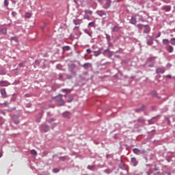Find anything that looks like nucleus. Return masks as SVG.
Here are the masks:
<instances>
[{"instance_id":"obj_9","label":"nucleus","mask_w":175,"mask_h":175,"mask_svg":"<svg viewBox=\"0 0 175 175\" xmlns=\"http://www.w3.org/2000/svg\"><path fill=\"white\" fill-rule=\"evenodd\" d=\"M144 28H145L144 31L145 33H148V32H150V27H148V25H144Z\"/></svg>"},{"instance_id":"obj_47","label":"nucleus","mask_w":175,"mask_h":175,"mask_svg":"<svg viewBox=\"0 0 175 175\" xmlns=\"http://www.w3.org/2000/svg\"><path fill=\"white\" fill-rule=\"evenodd\" d=\"M151 61H153V59H155V57L150 58Z\"/></svg>"},{"instance_id":"obj_17","label":"nucleus","mask_w":175,"mask_h":175,"mask_svg":"<svg viewBox=\"0 0 175 175\" xmlns=\"http://www.w3.org/2000/svg\"><path fill=\"white\" fill-rule=\"evenodd\" d=\"M1 32H2V33H3V35H6V33H7V32H8V29H6V28H3L2 29H1Z\"/></svg>"},{"instance_id":"obj_45","label":"nucleus","mask_w":175,"mask_h":175,"mask_svg":"<svg viewBox=\"0 0 175 175\" xmlns=\"http://www.w3.org/2000/svg\"><path fill=\"white\" fill-rule=\"evenodd\" d=\"M161 36V33H159L157 38H159Z\"/></svg>"},{"instance_id":"obj_22","label":"nucleus","mask_w":175,"mask_h":175,"mask_svg":"<svg viewBox=\"0 0 175 175\" xmlns=\"http://www.w3.org/2000/svg\"><path fill=\"white\" fill-rule=\"evenodd\" d=\"M31 16H32V14H31V13H29V12H27V13L25 14V17H26L27 18H31Z\"/></svg>"},{"instance_id":"obj_1","label":"nucleus","mask_w":175,"mask_h":175,"mask_svg":"<svg viewBox=\"0 0 175 175\" xmlns=\"http://www.w3.org/2000/svg\"><path fill=\"white\" fill-rule=\"evenodd\" d=\"M134 154H136V155H139V154H144V150H140L138 148H134L133 150Z\"/></svg>"},{"instance_id":"obj_8","label":"nucleus","mask_w":175,"mask_h":175,"mask_svg":"<svg viewBox=\"0 0 175 175\" xmlns=\"http://www.w3.org/2000/svg\"><path fill=\"white\" fill-rule=\"evenodd\" d=\"M63 117H65L66 118H70V112L66 111L63 113Z\"/></svg>"},{"instance_id":"obj_37","label":"nucleus","mask_w":175,"mask_h":175,"mask_svg":"<svg viewBox=\"0 0 175 175\" xmlns=\"http://www.w3.org/2000/svg\"><path fill=\"white\" fill-rule=\"evenodd\" d=\"M14 124H20V121L18 120H14Z\"/></svg>"},{"instance_id":"obj_15","label":"nucleus","mask_w":175,"mask_h":175,"mask_svg":"<svg viewBox=\"0 0 175 175\" xmlns=\"http://www.w3.org/2000/svg\"><path fill=\"white\" fill-rule=\"evenodd\" d=\"M85 14H90V16H91V15H92V11H91L90 10H85Z\"/></svg>"},{"instance_id":"obj_44","label":"nucleus","mask_w":175,"mask_h":175,"mask_svg":"<svg viewBox=\"0 0 175 175\" xmlns=\"http://www.w3.org/2000/svg\"><path fill=\"white\" fill-rule=\"evenodd\" d=\"M167 77H168L169 79H172V75H167Z\"/></svg>"},{"instance_id":"obj_35","label":"nucleus","mask_w":175,"mask_h":175,"mask_svg":"<svg viewBox=\"0 0 175 175\" xmlns=\"http://www.w3.org/2000/svg\"><path fill=\"white\" fill-rule=\"evenodd\" d=\"M1 94L3 95V94H6V92H5V90H1Z\"/></svg>"},{"instance_id":"obj_23","label":"nucleus","mask_w":175,"mask_h":175,"mask_svg":"<svg viewBox=\"0 0 175 175\" xmlns=\"http://www.w3.org/2000/svg\"><path fill=\"white\" fill-rule=\"evenodd\" d=\"M137 27L139 29H143V28H144V25L141 24L137 25Z\"/></svg>"},{"instance_id":"obj_48","label":"nucleus","mask_w":175,"mask_h":175,"mask_svg":"<svg viewBox=\"0 0 175 175\" xmlns=\"http://www.w3.org/2000/svg\"><path fill=\"white\" fill-rule=\"evenodd\" d=\"M109 51V49L105 50V53H107Z\"/></svg>"},{"instance_id":"obj_42","label":"nucleus","mask_w":175,"mask_h":175,"mask_svg":"<svg viewBox=\"0 0 175 175\" xmlns=\"http://www.w3.org/2000/svg\"><path fill=\"white\" fill-rule=\"evenodd\" d=\"M107 39L108 42H110V36H107Z\"/></svg>"},{"instance_id":"obj_39","label":"nucleus","mask_w":175,"mask_h":175,"mask_svg":"<svg viewBox=\"0 0 175 175\" xmlns=\"http://www.w3.org/2000/svg\"><path fill=\"white\" fill-rule=\"evenodd\" d=\"M84 32H85V33H88V35H90V33L88 32V30L85 29V30H84Z\"/></svg>"},{"instance_id":"obj_24","label":"nucleus","mask_w":175,"mask_h":175,"mask_svg":"<svg viewBox=\"0 0 175 175\" xmlns=\"http://www.w3.org/2000/svg\"><path fill=\"white\" fill-rule=\"evenodd\" d=\"M31 154L32 155H36V154H38V152H36V150H31Z\"/></svg>"},{"instance_id":"obj_5","label":"nucleus","mask_w":175,"mask_h":175,"mask_svg":"<svg viewBox=\"0 0 175 175\" xmlns=\"http://www.w3.org/2000/svg\"><path fill=\"white\" fill-rule=\"evenodd\" d=\"M130 23H131V24H133V25H136V23H137V21H136V17L135 16L131 17Z\"/></svg>"},{"instance_id":"obj_18","label":"nucleus","mask_w":175,"mask_h":175,"mask_svg":"<svg viewBox=\"0 0 175 175\" xmlns=\"http://www.w3.org/2000/svg\"><path fill=\"white\" fill-rule=\"evenodd\" d=\"M119 29H120V27H118V26H115L113 28L112 31H113V32H117V31H118Z\"/></svg>"},{"instance_id":"obj_40","label":"nucleus","mask_w":175,"mask_h":175,"mask_svg":"<svg viewBox=\"0 0 175 175\" xmlns=\"http://www.w3.org/2000/svg\"><path fill=\"white\" fill-rule=\"evenodd\" d=\"M148 44H149L150 46L151 44H152V41H148Z\"/></svg>"},{"instance_id":"obj_26","label":"nucleus","mask_w":175,"mask_h":175,"mask_svg":"<svg viewBox=\"0 0 175 175\" xmlns=\"http://www.w3.org/2000/svg\"><path fill=\"white\" fill-rule=\"evenodd\" d=\"M4 5L5 6H9V1L8 0H4Z\"/></svg>"},{"instance_id":"obj_30","label":"nucleus","mask_w":175,"mask_h":175,"mask_svg":"<svg viewBox=\"0 0 175 175\" xmlns=\"http://www.w3.org/2000/svg\"><path fill=\"white\" fill-rule=\"evenodd\" d=\"M53 121H55V119L51 118V119H50V120H48V122H49V124H51V122H53Z\"/></svg>"},{"instance_id":"obj_21","label":"nucleus","mask_w":175,"mask_h":175,"mask_svg":"<svg viewBox=\"0 0 175 175\" xmlns=\"http://www.w3.org/2000/svg\"><path fill=\"white\" fill-rule=\"evenodd\" d=\"M88 26L94 27H95V21L89 23Z\"/></svg>"},{"instance_id":"obj_27","label":"nucleus","mask_w":175,"mask_h":175,"mask_svg":"<svg viewBox=\"0 0 175 175\" xmlns=\"http://www.w3.org/2000/svg\"><path fill=\"white\" fill-rule=\"evenodd\" d=\"M173 50H174L173 46H170L169 49H168L169 53H172L173 51Z\"/></svg>"},{"instance_id":"obj_13","label":"nucleus","mask_w":175,"mask_h":175,"mask_svg":"<svg viewBox=\"0 0 175 175\" xmlns=\"http://www.w3.org/2000/svg\"><path fill=\"white\" fill-rule=\"evenodd\" d=\"M90 18H91V16H90V15H88V14H85L83 15L84 20H90Z\"/></svg>"},{"instance_id":"obj_4","label":"nucleus","mask_w":175,"mask_h":175,"mask_svg":"<svg viewBox=\"0 0 175 175\" xmlns=\"http://www.w3.org/2000/svg\"><path fill=\"white\" fill-rule=\"evenodd\" d=\"M162 10H165V12H170V10H172V7L170 5H165L163 7Z\"/></svg>"},{"instance_id":"obj_32","label":"nucleus","mask_w":175,"mask_h":175,"mask_svg":"<svg viewBox=\"0 0 175 175\" xmlns=\"http://www.w3.org/2000/svg\"><path fill=\"white\" fill-rule=\"evenodd\" d=\"M11 40H15V42H17V37H12Z\"/></svg>"},{"instance_id":"obj_12","label":"nucleus","mask_w":175,"mask_h":175,"mask_svg":"<svg viewBox=\"0 0 175 175\" xmlns=\"http://www.w3.org/2000/svg\"><path fill=\"white\" fill-rule=\"evenodd\" d=\"M98 16H100V17H103V16H106V13H105V12L103 11H100L98 12Z\"/></svg>"},{"instance_id":"obj_29","label":"nucleus","mask_w":175,"mask_h":175,"mask_svg":"<svg viewBox=\"0 0 175 175\" xmlns=\"http://www.w3.org/2000/svg\"><path fill=\"white\" fill-rule=\"evenodd\" d=\"M73 100V97L70 96V98L67 100L68 103H70Z\"/></svg>"},{"instance_id":"obj_31","label":"nucleus","mask_w":175,"mask_h":175,"mask_svg":"<svg viewBox=\"0 0 175 175\" xmlns=\"http://www.w3.org/2000/svg\"><path fill=\"white\" fill-rule=\"evenodd\" d=\"M53 173H58V172H59V170L55 168V169H53Z\"/></svg>"},{"instance_id":"obj_16","label":"nucleus","mask_w":175,"mask_h":175,"mask_svg":"<svg viewBox=\"0 0 175 175\" xmlns=\"http://www.w3.org/2000/svg\"><path fill=\"white\" fill-rule=\"evenodd\" d=\"M88 169L89 170H95V165H88Z\"/></svg>"},{"instance_id":"obj_33","label":"nucleus","mask_w":175,"mask_h":175,"mask_svg":"<svg viewBox=\"0 0 175 175\" xmlns=\"http://www.w3.org/2000/svg\"><path fill=\"white\" fill-rule=\"evenodd\" d=\"M108 45L109 47H113V43L110 42V41H108Z\"/></svg>"},{"instance_id":"obj_46","label":"nucleus","mask_w":175,"mask_h":175,"mask_svg":"<svg viewBox=\"0 0 175 175\" xmlns=\"http://www.w3.org/2000/svg\"><path fill=\"white\" fill-rule=\"evenodd\" d=\"M2 152H0V158H2Z\"/></svg>"},{"instance_id":"obj_36","label":"nucleus","mask_w":175,"mask_h":175,"mask_svg":"<svg viewBox=\"0 0 175 175\" xmlns=\"http://www.w3.org/2000/svg\"><path fill=\"white\" fill-rule=\"evenodd\" d=\"M151 94H152L153 96H155V95H157V92L152 91V92H151Z\"/></svg>"},{"instance_id":"obj_6","label":"nucleus","mask_w":175,"mask_h":175,"mask_svg":"<svg viewBox=\"0 0 175 175\" xmlns=\"http://www.w3.org/2000/svg\"><path fill=\"white\" fill-rule=\"evenodd\" d=\"M42 129H44V132H49L50 131V127L47 124H43Z\"/></svg>"},{"instance_id":"obj_41","label":"nucleus","mask_w":175,"mask_h":175,"mask_svg":"<svg viewBox=\"0 0 175 175\" xmlns=\"http://www.w3.org/2000/svg\"><path fill=\"white\" fill-rule=\"evenodd\" d=\"M87 53L90 54L91 53V49H87Z\"/></svg>"},{"instance_id":"obj_7","label":"nucleus","mask_w":175,"mask_h":175,"mask_svg":"<svg viewBox=\"0 0 175 175\" xmlns=\"http://www.w3.org/2000/svg\"><path fill=\"white\" fill-rule=\"evenodd\" d=\"M91 66H92V64L91 63H85L83 65H82V67L85 68V69L91 68Z\"/></svg>"},{"instance_id":"obj_28","label":"nucleus","mask_w":175,"mask_h":175,"mask_svg":"<svg viewBox=\"0 0 175 175\" xmlns=\"http://www.w3.org/2000/svg\"><path fill=\"white\" fill-rule=\"evenodd\" d=\"M171 44H172L173 46H175V38H172V39H171Z\"/></svg>"},{"instance_id":"obj_49","label":"nucleus","mask_w":175,"mask_h":175,"mask_svg":"<svg viewBox=\"0 0 175 175\" xmlns=\"http://www.w3.org/2000/svg\"><path fill=\"white\" fill-rule=\"evenodd\" d=\"M36 62H37V63H39V61H38V60H36Z\"/></svg>"},{"instance_id":"obj_14","label":"nucleus","mask_w":175,"mask_h":175,"mask_svg":"<svg viewBox=\"0 0 175 175\" xmlns=\"http://www.w3.org/2000/svg\"><path fill=\"white\" fill-rule=\"evenodd\" d=\"M62 49L64 51H69V50H70V47L69 46H63Z\"/></svg>"},{"instance_id":"obj_3","label":"nucleus","mask_w":175,"mask_h":175,"mask_svg":"<svg viewBox=\"0 0 175 175\" xmlns=\"http://www.w3.org/2000/svg\"><path fill=\"white\" fill-rule=\"evenodd\" d=\"M131 162L133 166H137V161L135 157H132Z\"/></svg>"},{"instance_id":"obj_38","label":"nucleus","mask_w":175,"mask_h":175,"mask_svg":"<svg viewBox=\"0 0 175 175\" xmlns=\"http://www.w3.org/2000/svg\"><path fill=\"white\" fill-rule=\"evenodd\" d=\"M12 16H16V14H17L16 13V12L13 11L12 12Z\"/></svg>"},{"instance_id":"obj_34","label":"nucleus","mask_w":175,"mask_h":175,"mask_svg":"<svg viewBox=\"0 0 175 175\" xmlns=\"http://www.w3.org/2000/svg\"><path fill=\"white\" fill-rule=\"evenodd\" d=\"M100 55V53H99V52H96V53L94 54L95 57H98V55Z\"/></svg>"},{"instance_id":"obj_43","label":"nucleus","mask_w":175,"mask_h":175,"mask_svg":"<svg viewBox=\"0 0 175 175\" xmlns=\"http://www.w3.org/2000/svg\"><path fill=\"white\" fill-rule=\"evenodd\" d=\"M154 170L155 172H157V170H158V167H154Z\"/></svg>"},{"instance_id":"obj_2","label":"nucleus","mask_w":175,"mask_h":175,"mask_svg":"<svg viewBox=\"0 0 175 175\" xmlns=\"http://www.w3.org/2000/svg\"><path fill=\"white\" fill-rule=\"evenodd\" d=\"M146 109L144 105H142L140 108H137L135 109V113H140V111H143Z\"/></svg>"},{"instance_id":"obj_25","label":"nucleus","mask_w":175,"mask_h":175,"mask_svg":"<svg viewBox=\"0 0 175 175\" xmlns=\"http://www.w3.org/2000/svg\"><path fill=\"white\" fill-rule=\"evenodd\" d=\"M62 92L69 93V92H70V90H69V89H63Z\"/></svg>"},{"instance_id":"obj_11","label":"nucleus","mask_w":175,"mask_h":175,"mask_svg":"<svg viewBox=\"0 0 175 175\" xmlns=\"http://www.w3.org/2000/svg\"><path fill=\"white\" fill-rule=\"evenodd\" d=\"M58 103H59L60 106H64L65 105V101H64L62 98H59L58 100Z\"/></svg>"},{"instance_id":"obj_20","label":"nucleus","mask_w":175,"mask_h":175,"mask_svg":"<svg viewBox=\"0 0 175 175\" xmlns=\"http://www.w3.org/2000/svg\"><path fill=\"white\" fill-rule=\"evenodd\" d=\"M163 43L164 44H166V45L167 46V44H169V40H167V39H163Z\"/></svg>"},{"instance_id":"obj_10","label":"nucleus","mask_w":175,"mask_h":175,"mask_svg":"<svg viewBox=\"0 0 175 175\" xmlns=\"http://www.w3.org/2000/svg\"><path fill=\"white\" fill-rule=\"evenodd\" d=\"M157 73H165V70L162 68H157L156 70Z\"/></svg>"},{"instance_id":"obj_19","label":"nucleus","mask_w":175,"mask_h":175,"mask_svg":"<svg viewBox=\"0 0 175 175\" xmlns=\"http://www.w3.org/2000/svg\"><path fill=\"white\" fill-rule=\"evenodd\" d=\"M0 85H1V87H6V85H8L6 84V82L1 81L0 82Z\"/></svg>"}]
</instances>
